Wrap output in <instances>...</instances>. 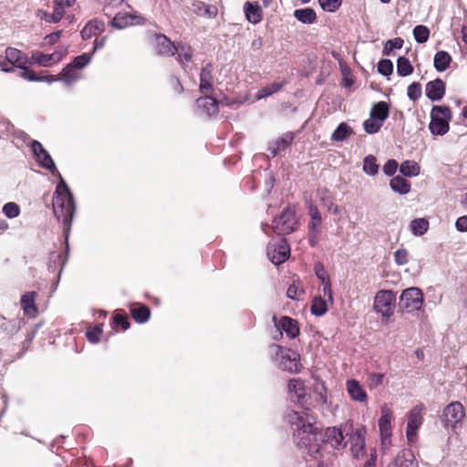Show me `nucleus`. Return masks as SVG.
<instances>
[{"label":"nucleus","instance_id":"f257e3e1","mask_svg":"<svg viewBox=\"0 0 467 467\" xmlns=\"http://www.w3.org/2000/svg\"><path fill=\"white\" fill-rule=\"evenodd\" d=\"M289 399L298 404V410L287 412L286 419L293 432V440L303 453L317 459L320 454L321 445L318 442V429L314 425L316 418L308 410L310 396L306 393L305 382L300 379H292L287 385Z\"/></svg>","mask_w":467,"mask_h":467},{"label":"nucleus","instance_id":"f03ea898","mask_svg":"<svg viewBox=\"0 0 467 467\" xmlns=\"http://www.w3.org/2000/svg\"><path fill=\"white\" fill-rule=\"evenodd\" d=\"M31 150L40 167L48 170L53 175L57 174L60 178L54 193L53 209L56 218L63 224V232L67 243L72 221L76 213V202L73 194L65 180L57 171L50 154L44 149L43 145L38 140H34L31 142Z\"/></svg>","mask_w":467,"mask_h":467},{"label":"nucleus","instance_id":"7ed1b4c3","mask_svg":"<svg viewBox=\"0 0 467 467\" xmlns=\"http://www.w3.org/2000/svg\"><path fill=\"white\" fill-rule=\"evenodd\" d=\"M270 349L273 359L280 369L290 373H297L299 371L300 356L296 351L279 345H272Z\"/></svg>","mask_w":467,"mask_h":467},{"label":"nucleus","instance_id":"20e7f679","mask_svg":"<svg viewBox=\"0 0 467 467\" xmlns=\"http://www.w3.org/2000/svg\"><path fill=\"white\" fill-rule=\"evenodd\" d=\"M353 432V423L347 421L340 427H329L326 430L324 438L326 442L329 443L334 449H342L348 443L347 437Z\"/></svg>","mask_w":467,"mask_h":467},{"label":"nucleus","instance_id":"39448f33","mask_svg":"<svg viewBox=\"0 0 467 467\" xmlns=\"http://www.w3.org/2000/svg\"><path fill=\"white\" fill-rule=\"evenodd\" d=\"M296 226L297 221L295 210L286 207L281 214L274 218L271 227L275 234L285 235L293 233Z\"/></svg>","mask_w":467,"mask_h":467},{"label":"nucleus","instance_id":"423d86ee","mask_svg":"<svg viewBox=\"0 0 467 467\" xmlns=\"http://www.w3.org/2000/svg\"><path fill=\"white\" fill-rule=\"evenodd\" d=\"M26 64V55L14 47H7L5 56H0V67L5 72H10L14 67H18L21 71L29 70Z\"/></svg>","mask_w":467,"mask_h":467},{"label":"nucleus","instance_id":"0eeeda50","mask_svg":"<svg viewBox=\"0 0 467 467\" xmlns=\"http://www.w3.org/2000/svg\"><path fill=\"white\" fill-rule=\"evenodd\" d=\"M464 416L462 404L460 401H452L444 408L441 420L445 428L455 430L461 425Z\"/></svg>","mask_w":467,"mask_h":467},{"label":"nucleus","instance_id":"6e6552de","mask_svg":"<svg viewBox=\"0 0 467 467\" xmlns=\"http://www.w3.org/2000/svg\"><path fill=\"white\" fill-rule=\"evenodd\" d=\"M423 294L418 287L405 289L400 297V307L410 313L420 310L423 305Z\"/></svg>","mask_w":467,"mask_h":467},{"label":"nucleus","instance_id":"1a4fd4ad","mask_svg":"<svg viewBox=\"0 0 467 467\" xmlns=\"http://www.w3.org/2000/svg\"><path fill=\"white\" fill-rule=\"evenodd\" d=\"M396 296L390 290H380L374 299V309L383 317H389L394 313Z\"/></svg>","mask_w":467,"mask_h":467},{"label":"nucleus","instance_id":"9d476101","mask_svg":"<svg viewBox=\"0 0 467 467\" xmlns=\"http://www.w3.org/2000/svg\"><path fill=\"white\" fill-rule=\"evenodd\" d=\"M266 254L269 260L275 265H281L288 259L290 255V247L285 238L276 242H270L266 248Z\"/></svg>","mask_w":467,"mask_h":467},{"label":"nucleus","instance_id":"9b49d317","mask_svg":"<svg viewBox=\"0 0 467 467\" xmlns=\"http://www.w3.org/2000/svg\"><path fill=\"white\" fill-rule=\"evenodd\" d=\"M424 406L422 404L413 407L408 416V423L406 430V436L410 442L414 441L417 436L418 429L422 425L423 417L422 410Z\"/></svg>","mask_w":467,"mask_h":467},{"label":"nucleus","instance_id":"f8f14e48","mask_svg":"<svg viewBox=\"0 0 467 467\" xmlns=\"http://www.w3.org/2000/svg\"><path fill=\"white\" fill-rule=\"evenodd\" d=\"M365 434L366 428L363 426L353 428V432H350L348 442H350V450L352 455L358 459L365 453Z\"/></svg>","mask_w":467,"mask_h":467},{"label":"nucleus","instance_id":"ddd939ff","mask_svg":"<svg viewBox=\"0 0 467 467\" xmlns=\"http://www.w3.org/2000/svg\"><path fill=\"white\" fill-rule=\"evenodd\" d=\"M143 17L129 13H118L110 21L111 26L123 29L129 26L143 24Z\"/></svg>","mask_w":467,"mask_h":467},{"label":"nucleus","instance_id":"4468645a","mask_svg":"<svg viewBox=\"0 0 467 467\" xmlns=\"http://www.w3.org/2000/svg\"><path fill=\"white\" fill-rule=\"evenodd\" d=\"M445 90L446 85L441 78L429 81L425 87L426 97L431 101L441 100L445 95Z\"/></svg>","mask_w":467,"mask_h":467},{"label":"nucleus","instance_id":"2eb2a0df","mask_svg":"<svg viewBox=\"0 0 467 467\" xmlns=\"http://www.w3.org/2000/svg\"><path fill=\"white\" fill-rule=\"evenodd\" d=\"M273 320L275 323L279 336H282V331H284L290 338H295L298 336L299 327L297 326V322L295 319L289 317H283L279 322L276 323V317H274Z\"/></svg>","mask_w":467,"mask_h":467},{"label":"nucleus","instance_id":"dca6fc26","mask_svg":"<svg viewBox=\"0 0 467 467\" xmlns=\"http://www.w3.org/2000/svg\"><path fill=\"white\" fill-rule=\"evenodd\" d=\"M65 14L63 7V0H54V10L52 12H47L44 10H38L36 16L47 23L56 24L58 23Z\"/></svg>","mask_w":467,"mask_h":467},{"label":"nucleus","instance_id":"f3484780","mask_svg":"<svg viewBox=\"0 0 467 467\" xmlns=\"http://www.w3.org/2000/svg\"><path fill=\"white\" fill-rule=\"evenodd\" d=\"M196 105L201 113L208 116H216L219 112V102L211 96H203L196 100Z\"/></svg>","mask_w":467,"mask_h":467},{"label":"nucleus","instance_id":"a211bd4d","mask_svg":"<svg viewBox=\"0 0 467 467\" xmlns=\"http://www.w3.org/2000/svg\"><path fill=\"white\" fill-rule=\"evenodd\" d=\"M154 45L159 55L168 57L175 55L176 45L162 34L155 35Z\"/></svg>","mask_w":467,"mask_h":467},{"label":"nucleus","instance_id":"6ab92c4d","mask_svg":"<svg viewBox=\"0 0 467 467\" xmlns=\"http://www.w3.org/2000/svg\"><path fill=\"white\" fill-rule=\"evenodd\" d=\"M391 420L392 411L387 405L382 406L381 416L379 420V428L383 440L389 439L391 435Z\"/></svg>","mask_w":467,"mask_h":467},{"label":"nucleus","instance_id":"aec40b11","mask_svg":"<svg viewBox=\"0 0 467 467\" xmlns=\"http://www.w3.org/2000/svg\"><path fill=\"white\" fill-rule=\"evenodd\" d=\"M315 273L317 277L321 281L322 285V293L324 296H327L330 303L333 302L332 290L330 282L328 280V276L327 271L325 270L323 265L321 263H317L315 265Z\"/></svg>","mask_w":467,"mask_h":467},{"label":"nucleus","instance_id":"412c9836","mask_svg":"<svg viewBox=\"0 0 467 467\" xmlns=\"http://www.w3.org/2000/svg\"><path fill=\"white\" fill-rule=\"evenodd\" d=\"M347 390L350 398L358 402H366L368 395L360 383L356 379H348L347 381Z\"/></svg>","mask_w":467,"mask_h":467},{"label":"nucleus","instance_id":"4be33fe9","mask_svg":"<svg viewBox=\"0 0 467 467\" xmlns=\"http://www.w3.org/2000/svg\"><path fill=\"white\" fill-rule=\"evenodd\" d=\"M213 65L211 63H207L202 67L200 73V91L202 93L211 91L213 89Z\"/></svg>","mask_w":467,"mask_h":467},{"label":"nucleus","instance_id":"5701e85b","mask_svg":"<svg viewBox=\"0 0 467 467\" xmlns=\"http://www.w3.org/2000/svg\"><path fill=\"white\" fill-rule=\"evenodd\" d=\"M294 140L292 132H286L276 140L271 142L268 146V150L271 152L272 157H275L279 151L285 150L290 146Z\"/></svg>","mask_w":467,"mask_h":467},{"label":"nucleus","instance_id":"b1692460","mask_svg":"<svg viewBox=\"0 0 467 467\" xmlns=\"http://www.w3.org/2000/svg\"><path fill=\"white\" fill-rule=\"evenodd\" d=\"M317 195L330 213L334 214L339 213V207L335 203L334 196L327 188L319 187L317 190Z\"/></svg>","mask_w":467,"mask_h":467},{"label":"nucleus","instance_id":"393cba45","mask_svg":"<svg viewBox=\"0 0 467 467\" xmlns=\"http://www.w3.org/2000/svg\"><path fill=\"white\" fill-rule=\"evenodd\" d=\"M130 312L132 318L139 324L146 323L150 317V308L140 303H133L130 306Z\"/></svg>","mask_w":467,"mask_h":467},{"label":"nucleus","instance_id":"a878e982","mask_svg":"<svg viewBox=\"0 0 467 467\" xmlns=\"http://www.w3.org/2000/svg\"><path fill=\"white\" fill-rule=\"evenodd\" d=\"M105 29V24L102 20L93 19L89 21L81 30V36L84 40L89 39L102 33Z\"/></svg>","mask_w":467,"mask_h":467},{"label":"nucleus","instance_id":"bb28decb","mask_svg":"<svg viewBox=\"0 0 467 467\" xmlns=\"http://www.w3.org/2000/svg\"><path fill=\"white\" fill-rule=\"evenodd\" d=\"M36 296V293L34 291L26 292L22 296L20 304L25 315L35 317L37 314V307L35 304Z\"/></svg>","mask_w":467,"mask_h":467},{"label":"nucleus","instance_id":"cd10ccee","mask_svg":"<svg viewBox=\"0 0 467 467\" xmlns=\"http://www.w3.org/2000/svg\"><path fill=\"white\" fill-rule=\"evenodd\" d=\"M246 19L252 24L261 22L263 16L260 5L257 3L246 2L244 5Z\"/></svg>","mask_w":467,"mask_h":467},{"label":"nucleus","instance_id":"c85d7f7f","mask_svg":"<svg viewBox=\"0 0 467 467\" xmlns=\"http://www.w3.org/2000/svg\"><path fill=\"white\" fill-rule=\"evenodd\" d=\"M81 78L79 70L72 67L70 64L67 65L60 73V79L66 86H72Z\"/></svg>","mask_w":467,"mask_h":467},{"label":"nucleus","instance_id":"c756f323","mask_svg":"<svg viewBox=\"0 0 467 467\" xmlns=\"http://www.w3.org/2000/svg\"><path fill=\"white\" fill-rule=\"evenodd\" d=\"M429 130L432 135L442 136L449 131V120L431 115Z\"/></svg>","mask_w":467,"mask_h":467},{"label":"nucleus","instance_id":"7c9ffc66","mask_svg":"<svg viewBox=\"0 0 467 467\" xmlns=\"http://www.w3.org/2000/svg\"><path fill=\"white\" fill-rule=\"evenodd\" d=\"M308 215L310 221L308 223V230L318 232L321 231L322 216L317 205L309 203Z\"/></svg>","mask_w":467,"mask_h":467},{"label":"nucleus","instance_id":"2f4dec72","mask_svg":"<svg viewBox=\"0 0 467 467\" xmlns=\"http://www.w3.org/2000/svg\"><path fill=\"white\" fill-rule=\"evenodd\" d=\"M19 76L28 81H35V82L52 83V82H56V81H61L60 76H54V75L40 76V75H36L35 72L30 71V70L21 71Z\"/></svg>","mask_w":467,"mask_h":467},{"label":"nucleus","instance_id":"473e14b6","mask_svg":"<svg viewBox=\"0 0 467 467\" xmlns=\"http://www.w3.org/2000/svg\"><path fill=\"white\" fill-rule=\"evenodd\" d=\"M389 112V107L387 102L379 101L373 105L370 110V117L381 121H384L388 119Z\"/></svg>","mask_w":467,"mask_h":467},{"label":"nucleus","instance_id":"72a5a7b5","mask_svg":"<svg viewBox=\"0 0 467 467\" xmlns=\"http://www.w3.org/2000/svg\"><path fill=\"white\" fill-rule=\"evenodd\" d=\"M294 16L303 24H313L317 21L316 11L310 7L296 9Z\"/></svg>","mask_w":467,"mask_h":467},{"label":"nucleus","instance_id":"f704fd0d","mask_svg":"<svg viewBox=\"0 0 467 467\" xmlns=\"http://www.w3.org/2000/svg\"><path fill=\"white\" fill-rule=\"evenodd\" d=\"M451 61V57L446 51H438L434 56V67L438 72L445 71Z\"/></svg>","mask_w":467,"mask_h":467},{"label":"nucleus","instance_id":"c9c22d12","mask_svg":"<svg viewBox=\"0 0 467 467\" xmlns=\"http://www.w3.org/2000/svg\"><path fill=\"white\" fill-rule=\"evenodd\" d=\"M391 190L400 194H407L410 191V184L401 176H395L389 182Z\"/></svg>","mask_w":467,"mask_h":467},{"label":"nucleus","instance_id":"e433bc0d","mask_svg":"<svg viewBox=\"0 0 467 467\" xmlns=\"http://www.w3.org/2000/svg\"><path fill=\"white\" fill-rule=\"evenodd\" d=\"M411 457L410 453H399L387 467H417Z\"/></svg>","mask_w":467,"mask_h":467},{"label":"nucleus","instance_id":"4c0bfd02","mask_svg":"<svg viewBox=\"0 0 467 467\" xmlns=\"http://www.w3.org/2000/svg\"><path fill=\"white\" fill-rule=\"evenodd\" d=\"M352 133V128L348 124L341 122L332 133L331 140L334 141H343Z\"/></svg>","mask_w":467,"mask_h":467},{"label":"nucleus","instance_id":"58836bf2","mask_svg":"<svg viewBox=\"0 0 467 467\" xmlns=\"http://www.w3.org/2000/svg\"><path fill=\"white\" fill-rule=\"evenodd\" d=\"M328 299L323 298L321 296L314 297L311 306V313L317 317L324 316L327 311Z\"/></svg>","mask_w":467,"mask_h":467},{"label":"nucleus","instance_id":"ea45409f","mask_svg":"<svg viewBox=\"0 0 467 467\" xmlns=\"http://www.w3.org/2000/svg\"><path fill=\"white\" fill-rule=\"evenodd\" d=\"M420 171V165L413 161H405L400 166V172L407 177H415Z\"/></svg>","mask_w":467,"mask_h":467},{"label":"nucleus","instance_id":"a19ab883","mask_svg":"<svg viewBox=\"0 0 467 467\" xmlns=\"http://www.w3.org/2000/svg\"><path fill=\"white\" fill-rule=\"evenodd\" d=\"M411 233L416 236L423 235L429 229V222L424 218L414 219L410 224Z\"/></svg>","mask_w":467,"mask_h":467},{"label":"nucleus","instance_id":"79ce46f5","mask_svg":"<svg viewBox=\"0 0 467 467\" xmlns=\"http://www.w3.org/2000/svg\"><path fill=\"white\" fill-rule=\"evenodd\" d=\"M283 85H284L283 83L273 82V83L264 87L260 90H258L257 93L255 94V99L257 100L265 99V98L276 93L277 91H279L281 89V88L283 87Z\"/></svg>","mask_w":467,"mask_h":467},{"label":"nucleus","instance_id":"37998d69","mask_svg":"<svg viewBox=\"0 0 467 467\" xmlns=\"http://www.w3.org/2000/svg\"><path fill=\"white\" fill-rule=\"evenodd\" d=\"M363 171L369 176H374L379 172V165L377 164V159L373 155H368L363 160Z\"/></svg>","mask_w":467,"mask_h":467},{"label":"nucleus","instance_id":"c03bdc74","mask_svg":"<svg viewBox=\"0 0 467 467\" xmlns=\"http://www.w3.org/2000/svg\"><path fill=\"white\" fill-rule=\"evenodd\" d=\"M175 54L178 55V60L181 64L189 62L192 57V49L187 44L176 45Z\"/></svg>","mask_w":467,"mask_h":467},{"label":"nucleus","instance_id":"a18cd8bd","mask_svg":"<svg viewBox=\"0 0 467 467\" xmlns=\"http://www.w3.org/2000/svg\"><path fill=\"white\" fill-rule=\"evenodd\" d=\"M413 72V67L405 57H400L397 61V73L400 77H407Z\"/></svg>","mask_w":467,"mask_h":467},{"label":"nucleus","instance_id":"49530a36","mask_svg":"<svg viewBox=\"0 0 467 467\" xmlns=\"http://www.w3.org/2000/svg\"><path fill=\"white\" fill-rule=\"evenodd\" d=\"M413 36L416 42L422 44L429 39L430 30L427 26L419 25L414 27Z\"/></svg>","mask_w":467,"mask_h":467},{"label":"nucleus","instance_id":"de8ad7c7","mask_svg":"<svg viewBox=\"0 0 467 467\" xmlns=\"http://www.w3.org/2000/svg\"><path fill=\"white\" fill-rule=\"evenodd\" d=\"M431 115L439 119H447L449 121L451 119V109L447 106H433L431 111Z\"/></svg>","mask_w":467,"mask_h":467},{"label":"nucleus","instance_id":"09e8293b","mask_svg":"<svg viewBox=\"0 0 467 467\" xmlns=\"http://www.w3.org/2000/svg\"><path fill=\"white\" fill-rule=\"evenodd\" d=\"M382 126L383 123L381 121L375 119L371 117H369V119H366L363 122V128L365 131L368 134L377 133Z\"/></svg>","mask_w":467,"mask_h":467},{"label":"nucleus","instance_id":"8fccbe9b","mask_svg":"<svg viewBox=\"0 0 467 467\" xmlns=\"http://www.w3.org/2000/svg\"><path fill=\"white\" fill-rule=\"evenodd\" d=\"M91 58L92 54L84 53L80 56L76 57L74 60L70 63V65L78 70H81L90 63Z\"/></svg>","mask_w":467,"mask_h":467},{"label":"nucleus","instance_id":"3c124183","mask_svg":"<svg viewBox=\"0 0 467 467\" xmlns=\"http://www.w3.org/2000/svg\"><path fill=\"white\" fill-rule=\"evenodd\" d=\"M51 54H43L41 52H34L32 54L33 60L42 67H50L54 64L53 60H51Z\"/></svg>","mask_w":467,"mask_h":467},{"label":"nucleus","instance_id":"603ef678","mask_svg":"<svg viewBox=\"0 0 467 467\" xmlns=\"http://www.w3.org/2000/svg\"><path fill=\"white\" fill-rule=\"evenodd\" d=\"M378 72L382 76L389 77L393 72V64L389 59H380L378 64Z\"/></svg>","mask_w":467,"mask_h":467},{"label":"nucleus","instance_id":"864d4df0","mask_svg":"<svg viewBox=\"0 0 467 467\" xmlns=\"http://www.w3.org/2000/svg\"><path fill=\"white\" fill-rule=\"evenodd\" d=\"M318 4L326 12H336L340 7L342 0H318Z\"/></svg>","mask_w":467,"mask_h":467},{"label":"nucleus","instance_id":"5fc2aeb1","mask_svg":"<svg viewBox=\"0 0 467 467\" xmlns=\"http://www.w3.org/2000/svg\"><path fill=\"white\" fill-rule=\"evenodd\" d=\"M408 98L412 101H417L421 97V85L419 82H413L408 87Z\"/></svg>","mask_w":467,"mask_h":467},{"label":"nucleus","instance_id":"6e6d98bb","mask_svg":"<svg viewBox=\"0 0 467 467\" xmlns=\"http://www.w3.org/2000/svg\"><path fill=\"white\" fill-rule=\"evenodd\" d=\"M403 39L400 38V37H396L394 39H390V40H388L385 44V47L383 48V53L384 55H389L390 52L393 50V49H400L403 46Z\"/></svg>","mask_w":467,"mask_h":467},{"label":"nucleus","instance_id":"4d7b16f0","mask_svg":"<svg viewBox=\"0 0 467 467\" xmlns=\"http://www.w3.org/2000/svg\"><path fill=\"white\" fill-rule=\"evenodd\" d=\"M3 213L6 217L10 219L16 218L20 213V208L16 202H10L4 205Z\"/></svg>","mask_w":467,"mask_h":467},{"label":"nucleus","instance_id":"13d9d810","mask_svg":"<svg viewBox=\"0 0 467 467\" xmlns=\"http://www.w3.org/2000/svg\"><path fill=\"white\" fill-rule=\"evenodd\" d=\"M124 0H105L103 6V13L107 16H110L114 9L118 8L122 5Z\"/></svg>","mask_w":467,"mask_h":467},{"label":"nucleus","instance_id":"bf43d9fd","mask_svg":"<svg viewBox=\"0 0 467 467\" xmlns=\"http://www.w3.org/2000/svg\"><path fill=\"white\" fill-rule=\"evenodd\" d=\"M102 333V326H96L93 329L88 330L86 333L87 338L91 343H98L99 337Z\"/></svg>","mask_w":467,"mask_h":467},{"label":"nucleus","instance_id":"052dcab7","mask_svg":"<svg viewBox=\"0 0 467 467\" xmlns=\"http://www.w3.org/2000/svg\"><path fill=\"white\" fill-rule=\"evenodd\" d=\"M398 161L395 160H389L383 166V172L386 176H392L397 171Z\"/></svg>","mask_w":467,"mask_h":467},{"label":"nucleus","instance_id":"680f3d73","mask_svg":"<svg viewBox=\"0 0 467 467\" xmlns=\"http://www.w3.org/2000/svg\"><path fill=\"white\" fill-rule=\"evenodd\" d=\"M408 252L405 249H399L395 252V262L399 265H403L408 263Z\"/></svg>","mask_w":467,"mask_h":467},{"label":"nucleus","instance_id":"e2e57ef3","mask_svg":"<svg viewBox=\"0 0 467 467\" xmlns=\"http://www.w3.org/2000/svg\"><path fill=\"white\" fill-rule=\"evenodd\" d=\"M302 291H299L298 285L296 283H293L286 291V296L288 298L296 300L298 297V295L301 294Z\"/></svg>","mask_w":467,"mask_h":467},{"label":"nucleus","instance_id":"0e129e2a","mask_svg":"<svg viewBox=\"0 0 467 467\" xmlns=\"http://www.w3.org/2000/svg\"><path fill=\"white\" fill-rule=\"evenodd\" d=\"M114 322L116 325L120 326L123 330H127L130 327V322L125 316L115 315Z\"/></svg>","mask_w":467,"mask_h":467},{"label":"nucleus","instance_id":"69168bd1","mask_svg":"<svg viewBox=\"0 0 467 467\" xmlns=\"http://www.w3.org/2000/svg\"><path fill=\"white\" fill-rule=\"evenodd\" d=\"M67 53V47H62L60 49L56 50L51 55V60H53L54 64L59 62Z\"/></svg>","mask_w":467,"mask_h":467},{"label":"nucleus","instance_id":"338daca9","mask_svg":"<svg viewBox=\"0 0 467 467\" xmlns=\"http://www.w3.org/2000/svg\"><path fill=\"white\" fill-rule=\"evenodd\" d=\"M320 234H321V231L315 232V231L308 230V242L312 247H315L317 245V244L319 242Z\"/></svg>","mask_w":467,"mask_h":467},{"label":"nucleus","instance_id":"774afa93","mask_svg":"<svg viewBox=\"0 0 467 467\" xmlns=\"http://www.w3.org/2000/svg\"><path fill=\"white\" fill-rule=\"evenodd\" d=\"M455 227L460 232H467V215L459 217L456 220Z\"/></svg>","mask_w":467,"mask_h":467}]
</instances>
